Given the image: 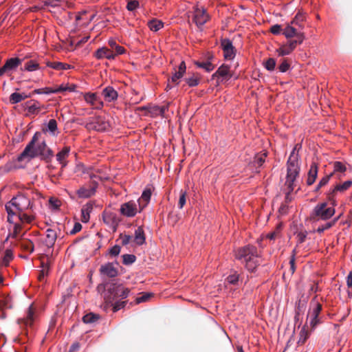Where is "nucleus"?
Instances as JSON below:
<instances>
[{"label": "nucleus", "instance_id": "nucleus-1", "mask_svg": "<svg viewBox=\"0 0 352 352\" xmlns=\"http://www.w3.org/2000/svg\"><path fill=\"white\" fill-rule=\"evenodd\" d=\"M32 208V204L26 196L18 195L13 197L6 204L8 222L13 223V218L16 217L21 223H31L34 219V216L26 213L25 211Z\"/></svg>", "mask_w": 352, "mask_h": 352}, {"label": "nucleus", "instance_id": "nucleus-2", "mask_svg": "<svg viewBox=\"0 0 352 352\" xmlns=\"http://www.w3.org/2000/svg\"><path fill=\"white\" fill-rule=\"evenodd\" d=\"M236 258L243 263L246 270L250 272H254L261 263L257 249L250 245L239 249L236 252Z\"/></svg>", "mask_w": 352, "mask_h": 352}, {"label": "nucleus", "instance_id": "nucleus-3", "mask_svg": "<svg viewBox=\"0 0 352 352\" xmlns=\"http://www.w3.org/2000/svg\"><path fill=\"white\" fill-rule=\"evenodd\" d=\"M151 196V190L148 188L145 189L137 201H129L122 204L120 209V213L126 217H135L148 205Z\"/></svg>", "mask_w": 352, "mask_h": 352}, {"label": "nucleus", "instance_id": "nucleus-4", "mask_svg": "<svg viewBox=\"0 0 352 352\" xmlns=\"http://www.w3.org/2000/svg\"><path fill=\"white\" fill-rule=\"evenodd\" d=\"M37 133L34 134L32 141L26 146L19 157V160L21 161L26 157L33 158L38 155L44 157L53 155L52 151L47 146L44 141L38 144L36 147L34 146L35 142L37 140Z\"/></svg>", "mask_w": 352, "mask_h": 352}, {"label": "nucleus", "instance_id": "nucleus-5", "mask_svg": "<svg viewBox=\"0 0 352 352\" xmlns=\"http://www.w3.org/2000/svg\"><path fill=\"white\" fill-rule=\"evenodd\" d=\"M298 157L296 153V148L292 151L287 161V173L285 185L289 191H292L294 188V183L299 174Z\"/></svg>", "mask_w": 352, "mask_h": 352}, {"label": "nucleus", "instance_id": "nucleus-6", "mask_svg": "<svg viewBox=\"0 0 352 352\" xmlns=\"http://www.w3.org/2000/svg\"><path fill=\"white\" fill-rule=\"evenodd\" d=\"M335 213L333 206L329 205L326 202L317 204L311 215L314 221L327 220L330 219Z\"/></svg>", "mask_w": 352, "mask_h": 352}, {"label": "nucleus", "instance_id": "nucleus-7", "mask_svg": "<svg viewBox=\"0 0 352 352\" xmlns=\"http://www.w3.org/2000/svg\"><path fill=\"white\" fill-rule=\"evenodd\" d=\"M85 127L88 130L104 131L109 129L110 124L106 118L103 116H96L89 118L85 123Z\"/></svg>", "mask_w": 352, "mask_h": 352}, {"label": "nucleus", "instance_id": "nucleus-8", "mask_svg": "<svg viewBox=\"0 0 352 352\" xmlns=\"http://www.w3.org/2000/svg\"><path fill=\"white\" fill-rule=\"evenodd\" d=\"M94 14L89 13L86 10L79 12L75 15V24L76 28L87 27L95 17Z\"/></svg>", "mask_w": 352, "mask_h": 352}, {"label": "nucleus", "instance_id": "nucleus-9", "mask_svg": "<svg viewBox=\"0 0 352 352\" xmlns=\"http://www.w3.org/2000/svg\"><path fill=\"white\" fill-rule=\"evenodd\" d=\"M208 19L209 16L204 8H195L193 13V21L197 26H201L205 24Z\"/></svg>", "mask_w": 352, "mask_h": 352}, {"label": "nucleus", "instance_id": "nucleus-10", "mask_svg": "<svg viewBox=\"0 0 352 352\" xmlns=\"http://www.w3.org/2000/svg\"><path fill=\"white\" fill-rule=\"evenodd\" d=\"M102 217L104 223L115 231L120 222V219L117 214L110 211H104Z\"/></svg>", "mask_w": 352, "mask_h": 352}, {"label": "nucleus", "instance_id": "nucleus-11", "mask_svg": "<svg viewBox=\"0 0 352 352\" xmlns=\"http://www.w3.org/2000/svg\"><path fill=\"white\" fill-rule=\"evenodd\" d=\"M283 34L287 38L296 37L298 44L302 43L305 39V35L301 32H297V30L292 26V25H287V27L284 29Z\"/></svg>", "mask_w": 352, "mask_h": 352}, {"label": "nucleus", "instance_id": "nucleus-12", "mask_svg": "<svg viewBox=\"0 0 352 352\" xmlns=\"http://www.w3.org/2000/svg\"><path fill=\"white\" fill-rule=\"evenodd\" d=\"M91 178L93 179V182L89 188L82 186L78 190L77 193L79 197L87 198L92 196L95 193L96 189L97 188V183L94 179L96 178V176L91 175Z\"/></svg>", "mask_w": 352, "mask_h": 352}, {"label": "nucleus", "instance_id": "nucleus-13", "mask_svg": "<svg viewBox=\"0 0 352 352\" xmlns=\"http://www.w3.org/2000/svg\"><path fill=\"white\" fill-rule=\"evenodd\" d=\"M234 76L233 72L231 70L228 65L223 64L221 65L216 72L213 74L214 77L221 78V80H228Z\"/></svg>", "mask_w": 352, "mask_h": 352}, {"label": "nucleus", "instance_id": "nucleus-14", "mask_svg": "<svg viewBox=\"0 0 352 352\" xmlns=\"http://www.w3.org/2000/svg\"><path fill=\"white\" fill-rule=\"evenodd\" d=\"M84 99L87 103L93 106L95 109H101L103 102L95 93H87L84 95Z\"/></svg>", "mask_w": 352, "mask_h": 352}, {"label": "nucleus", "instance_id": "nucleus-15", "mask_svg": "<svg viewBox=\"0 0 352 352\" xmlns=\"http://www.w3.org/2000/svg\"><path fill=\"white\" fill-rule=\"evenodd\" d=\"M298 44L297 41H289L286 44L282 45L276 50L279 56H286L292 53Z\"/></svg>", "mask_w": 352, "mask_h": 352}, {"label": "nucleus", "instance_id": "nucleus-16", "mask_svg": "<svg viewBox=\"0 0 352 352\" xmlns=\"http://www.w3.org/2000/svg\"><path fill=\"white\" fill-rule=\"evenodd\" d=\"M25 109L30 115H37L40 111L44 108L38 101L31 100L25 104Z\"/></svg>", "mask_w": 352, "mask_h": 352}, {"label": "nucleus", "instance_id": "nucleus-17", "mask_svg": "<svg viewBox=\"0 0 352 352\" xmlns=\"http://www.w3.org/2000/svg\"><path fill=\"white\" fill-rule=\"evenodd\" d=\"M352 186V180H347L343 183L336 184L333 188L331 189L330 195L335 196L337 193H343L349 190Z\"/></svg>", "mask_w": 352, "mask_h": 352}, {"label": "nucleus", "instance_id": "nucleus-18", "mask_svg": "<svg viewBox=\"0 0 352 352\" xmlns=\"http://www.w3.org/2000/svg\"><path fill=\"white\" fill-rule=\"evenodd\" d=\"M224 57L227 60H231L234 57V52L232 43L229 40H223L221 42Z\"/></svg>", "mask_w": 352, "mask_h": 352}, {"label": "nucleus", "instance_id": "nucleus-19", "mask_svg": "<svg viewBox=\"0 0 352 352\" xmlns=\"http://www.w3.org/2000/svg\"><path fill=\"white\" fill-rule=\"evenodd\" d=\"M95 56L98 59H102L106 58L107 59H113L116 57V54L113 51L108 49L105 47L98 49L95 54Z\"/></svg>", "mask_w": 352, "mask_h": 352}, {"label": "nucleus", "instance_id": "nucleus-20", "mask_svg": "<svg viewBox=\"0 0 352 352\" xmlns=\"http://www.w3.org/2000/svg\"><path fill=\"white\" fill-rule=\"evenodd\" d=\"M186 66L184 61L180 63L178 70L175 72V73L171 77V82L175 84L179 83V80L183 77L186 72Z\"/></svg>", "mask_w": 352, "mask_h": 352}, {"label": "nucleus", "instance_id": "nucleus-21", "mask_svg": "<svg viewBox=\"0 0 352 352\" xmlns=\"http://www.w3.org/2000/svg\"><path fill=\"white\" fill-rule=\"evenodd\" d=\"M312 330L309 329L307 323H306L300 329L299 333L298 344H303L309 337Z\"/></svg>", "mask_w": 352, "mask_h": 352}, {"label": "nucleus", "instance_id": "nucleus-22", "mask_svg": "<svg viewBox=\"0 0 352 352\" xmlns=\"http://www.w3.org/2000/svg\"><path fill=\"white\" fill-rule=\"evenodd\" d=\"M69 152L70 148L69 146H65L56 155V160L63 167H65L67 165L66 159L68 157Z\"/></svg>", "mask_w": 352, "mask_h": 352}, {"label": "nucleus", "instance_id": "nucleus-23", "mask_svg": "<svg viewBox=\"0 0 352 352\" xmlns=\"http://www.w3.org/2000/svg\"><path fill=\"white\" fill-rule=\"evenodd\" d=\"M318 166L316 163H313L308 172L307 179V185L310 186L312 185L317 177L318 175Z\"/></svg>", "mask_w": 352, "mask_h": 352}, {"label": "nucleus", "instance_id": "nucleus-24", "mask_svg": "<svg viewBox=\"0 0 352 352\" xmlns=\"http://www.w3.org/2000/svg\"><path fill=\"white\" fill-rule=\"evenodd\" d=\"M100 272L104 275L111 278L115 277L118 274L116 269L111 263H107L101 266Z\"/></svg>", "mask_w": 352, "mask_h": 352}, {"label": "nucleus", "instance_id": "nucleus-25", "mask_svg": "<svg viewBox=\"0 0 352 352\" xmlns=\"http://www.w3.org/2000/svg\"><path fill=\"white\" fill-rule=\"evenodd\" d=\"M31 94L25 93L14 92L10 96V102L12 104H17L26 98H30Z\"/></svg>", "mask_w": 352, "mask_h": 352}, {"label": "nucleus", "instance_id": "nucleus-26", "mask_svg": "<svg viewBox=\"0 0 352 352\" xmlns=\"http://www.w3.org/2000/svg\"><path fill=\"white\" fill-rule=\"evenodd\" d=\"M104 99L108 102H112L117 99L118 93L111 87H107L102 91Z\"/></svg>", "mask_w": 352, "mask_h": 352}, {"label": "nucleus", "instance_id": "nucleus-27", "mask_svg": "<svg viewBox=\"0 0 352 352\" xmlns=\"http://www.w3.org/2000/svg\"><path fill=\"white\" fill-rule=\"evenodd\" d=\"M93 209L92 205L87 204L82 206L81 209V221L84 223L89 221L90 218V212Z\"/></svg>", "mask_w": 352, "mask_h": 352}, {"label": "nucleus", "instance_id": "nucleus-28", "mask_svg": "<svg viewBox=\"0 0 352 352\" xmlns=\"http://www.w3.org/2000/svg\"><path fill=\"white\" fill-rule=\"evenodd\" d=\"M145 242V236L143 229L140 227L138 228L135 231V236L133 237V243L140 245Z\"/></svg>", "mask_w": 352, "mask_h": 352}, {"label": "nucleus", "instance_id": "nucleus-29", "mask_svg": "<svg viewBox=\"0 0 352 352\" xmlns=\"http://www.w3.org/2000/svg\"><path fill=\"white\" fill-rule=\"evenodd\" d=\"M56 232L55 230L52 229H47L46 230V239L45 243L48 247H52L56 240Z\"/></svg>", "mask_w": 352, "mask_h": 352}, {"label": "nucleus", "instance_id": "nucleus-30", "mask_svg": "<svg viewBox=\"0 0 352 352\" xmlns=\"http://www.w3.org/2000/svg\"><path fill=\"white\" fill-rule=\"evenodd\" d=\"M52 88L53 91H54V94H56L65 91H74L76 89V85L73 84H61L58 86Z\"/></svg>", "mask_w": 352, "mask_h": 352}, {"label": "nucleus", "instance_id": "nucleus-31", "mask_svg": "<svg viewBox=\"0 0 352 352\" xmlns=\"http://www.w3.org/2000/svg\"><path fill=\"white\" fill-rule=\"evenodd\" d=\"M21 63L18 58H12L8 59L3 65L7 72L16 69Z\"/></svg>", "mask_w": 352, "mask_h": 352}, {"label": "nucleus", "instance_id": "nucleus-32", "mask_svg": "<svg viewBox=\"0 0 352 352\" xmlns=\"http://www.w3.org/2000/svg\"><path fill=\"white\" fill-rule=\"evenodd\" d=\"M47 66L58 71L67 70L72 67L70 65L61 62H48Z\"/></svg>", "mask_w": 352, "mask_h": 352}, {"label": "nucleus", "instance_id": "nucleus-33", "mask_svg": "<svg viewBox=\"0 0 352 352\" xmlns=\"http://www.w3.org/2000/svg\"><path fill=\"white\" fill-rule=\"evenodd\" d=\"M148 26L151 31L157 32L164 27V23L162 21L154 19L148 22Z\"/></svg>", "mask_w": 352, "mask_h": 352}, {"label": "nucleus", "instance_id": "nucleus-34", "mask_svg": "<svg viewBox=\"0 0 352 352\" xmlns=\"http://www.w3.org/2000/svg\"><path fill=\"white\" fill-rule=\"evenodd\" d=\"M267 155L265 153H257L254 159L253 165L256 166V168L261 167L265 161Z\"/></svg>", "mask_w": 352, "mask_h": 352}, {"label": "nucleus", "instance_id": "nucleus-35", "mask_svg": "<svg viewBox=\"0 0 352 352\" xmlns=\"http://www.w3.org/2000/svg\"><path fill=\"white\" fill-rule=\"evenodd\" d=\"M16 217L13 218V223H11L12 226V231L10 232V233L8 235V237L13 238V239H17L19 236V234L20 233L21 226L19 223L15 221Z\"/></svg>", "mask_w": 352, "mask_h": 352}, {"label": "nucleus", "instance_id": "nucleus-36", "mask_svg": "<svg viewBox=\"0 0 352 352\" xmlns=\"http://www.w3.org/2000/svg\"><path fill=\"white\" fill-rule=\"evenodd\" d=\"M321 309L322 307L319 303H314L309 311L307 317L318 318V315L320 313Z\"/></svg>", "mask_w": 352, "mask_h": 352}, {"label": "nucleus", "instance_id": "nucleus-37", "mask_svg": "<svg viewBox=\"0 0 352 352\" xmlns=\"http://www.w3.org/2000/svg\"><path fill=\"white\" fill-rule=\"evenodd\" d=\"M24 69L28 72H34L40 69V66L36 61L30 60L25 63Z\"/></svg>", "mask_w": 352, "mask_h": 352}, {"label": "nucleus", "instance_id": "nucleus-38", "mask_svg": "<svg viewBox=\"0 0 352 352\" xmlns=\"http://www.w3.org/2000/svg\"><path fill=\"white\" fill-rule=\"evenodd\" d=\"M34 320V311L32 307H30L26 318L22 319L21 322L26 327L31 326L33 324Z\"/></svg>", "mask_w": 352, "mask_h": 352}, {"label": "nucleus", "instance_id": "nucleus-39", "mask_svg": "<svg viewBox=\"0 0 352 352\" xmlns=\"http://www.w3.org/2000/svg\"><path fill=\"white\" fill-rule=\"evenodd\" d=\"M166 109V107L155 106L151 108L150 112L153 116H161L164 117Z\"/></svg>", "mask_w": 352, "mask_h": 352}, {"label": "nucleus", "instance_id": "nucleus-40", "mask_svg": "<svg viewBox=\"0 0 352 352\" xmlns=\"http://www.w3.org/2000/svg\"><path fill=\"white\" fill-rule=\"evenodd\" d=\"M129 293V290L127 288H124L122 287H117L116 288V296L118 297H121L122 298H125L128 296Z\"/></svg>", "mask_w": 352, "mask_h": 352}, {"label": "nucleus", "instance_id": "nucleus-41", "mask_svg": "<svg viewBox=\"0 0 352 352\" xmlns=\"http://www.w3.org/2000/svg\"><path fill=\"white\" fill-rule=\"evenodd\" d=\"M11 307V298L9 296H5L0 299V310Z\"/></svg>", "mask_w": 352, "mask_h": 352}, {"label": "nucleus", "instance_id": "nucleus-42", "mask_svg": "<svg viewBox=\"0 0 352 352\" xmlns=\"http://www.w3.org/2000/svg\"><path fill=\"white\" fill-rule=\"evenodd\" d=\"M346 167L345 164L341 162H333V172L343 173L346 171Z\"/></svg>", "mask_w": 352, "mask_h": 352}, {"label": "nucleus", "instance_id": "nucleus-43", "mask_svg": "<svg viewBox=\"0 0 352 352\" xmlns=\"http://www.w3.org/2000/svg\"><path fill=\"white\" fill-rule=\"evenodd\" d=\"M196 65L198 67L202 68L205 69L206 72H210L214 69V66L209 61L197 62Z\"/></svg>", "mask_w": 352, "mask_h": 352}, {"label": "nucleus", "instance_id": "nucleus-44", "mask_svg": "<svg viewBox=\"0 0 352 352\" xmlns=\"http://www.w3.org/2000/svg\"><path fill=\"white\" fill-rule=\"evenodd\" d=\"M61 202L58 199L51 197L49 199V207L50 209L56 210H58L60 206Z\"/></svg>", "mask_w": 352, "mask_h": 352}, {"label": "nucleus", "instance_id": "nucleus-45", "mask_svg": "<svg viewBox=\"0 0 352 352\" xmlns=\"http://www.w3.org/2000/svg\"><path fill=\"white\" fill-rule=\"evenodd\" d=\"M305 16L301 12H298L295 16L294 19L292 21L291 24L295 25H299L302 28L301 23L305 20Z\"/></svg>", "mask_w": 352, "mask_h": 352}, {"label": "nucleus", "instance_id": "nucleus-46", "mask_svg": "<svg viewBox=\"0 0 352 352\" xmlns=\"http://www.w3.org/2000/svg\"><path fill=\"white\" fill-rule=\"evenodd\" d=\"M98 319V316L94 314H88L83 316L82 320L85 323H91Z\"/></svg>", "mask_w": 352, "mask_h": 352}, {"label": "nucleus", "instance_id": "nucleus-47", "mask_svg": "<svg viewBox=\"0 0 352 352\" xmlns=\"http://www.w3.org/2000/svg\"><path fill=\"white\" fill-rule=\"evenodd\" d=\"M52 87H45L43 89H36L34 90V93L37 94H54Z\"/></svg>", "mask_w": 352, "mask_h": 352}, {"label": "nucleus", "instance_id": "nucleus-48", "mask_svg": "<svg viewBox=\"0 0 352 352\" xmlns=\"http://www.w3.org/2000/svg\"><path fill=\"white\" fill-rule=\"evenodd\" d=\"M332 176V174H330L329 175H326L324 177H323L319 182L317 187H316V190H318L320 188H322V186H325L326 184H328V182H329L330 180V178Z\"/></svg>", "mask_w": 352, "mask_h": 352}, {"label": "nucleus", "instance_id": "nucleus-49", "mask_svg": "<svg viewBox=\"0 0 352 352\" xmlns=\"http://www.w3.org/2000/svg\"><path fill=\"white\" fill-rule=\"evenodd\" d=\"M122 258L123 263L126 265L132 264L135 261V256L133 254H124Z\"/></svg>", "mask_w": 352, "mask_h": 352}, {"label": "nucleus", "instance_id": "nucleus-50", "mask_svg": "<svg viewBox=\"0 0 352 352\" xmlns=\"http://www.w3.org/2000/svg\"><path fill=\"white\" fill-rule=\"evenodd\" d=\"M186 82L190 87H195L199 84V79L197 76H193L186 78Z\"/></svg>", "mask_w": 352, "mask_h": 352}, {"label": "nucleus", "instance_id": "nucleus-51", "mask_svg": "<svg viewBox=\"0 0 352 352\" xmlns=\"http://www.w3.org/2000/svg\"><path fill=\"white\" fill-rule=\"evenodd\" d=\"M47 127L49 131H50L52 134H54V132L57 129L56 121L54 119L50 120L47 124Z\"/></svg>", "mask_w": 352, "mask_h": 352}, {"label": "nucleus", "instance_id": "nucleus-52", "mask_svg": "<svg viewBox=\"0 0 352 352\" xmlns=\"http://www.w3.org/2000/svg\"><path fill=\"white\" fill-rule=\"evenodd\" d=\"M120 239H121L122 243L123 245H128V244H131V243H133V237L130 235H126V234L121 235Z\"/></svg>", "mask_w": 352, "mask_h": 352}, {"label": "nucleus", "instance_id": "nucleus-53", "mask_svg": "<svg viewBox=\"0 0 352 352\" xmlns=\"http://www.w3.org/2000/svg\"><path fill=\"white\" fill-rule=\"evenodd\" d=\"M12 254L11 251L6 250L5 256L2 260V264L3 265H8L9 262L12 260Z\"/></svg>", "mask_w": 352, "mask_h": 352}, {"label": "nucleus", "instance_id": "nucleus-54", "mask_svg": "<svg viewBox=\"0 0 352 352\" xmlns=\"http://www.w3.org/2000/svg\"><path fill=\"white\" fill-rule=\"evenodd\" d=\"M308 319L309 320V323H307L308 324L309 329H311L313 331L317 326V324L319 323V319L318 318L314 317H308Z\"/></svg>", "mask_w": 352, "mask_h": 352}, {"label": "nucleus", "instance_id": "nucleus-55", "mask_svg": "<svg viewBox=\"0 0 352 352\" xmlns=\"http://www.w3.org/2000/svg\"><path fill=\"white\" fill-rule=\"evenodd\" d=\"M275 66L276 61L274 58H269L265 63V68L269 71L273 70L275 68Z\"/></svg>", "mask_w": 352, "mask_h": 352}, {"label": "nucleus", "instance_id": "nucleus-56", "mask_svg": "<svg viewBox=\"0 0 352 352\" xmlns=\"http://www.w3.org/2000/svg\"><path fill=\"white\" fill-rule=\"evenodd\" d=\"M139 6V2L136 0L129 1L127 3L126 8L129 11H133Z\"/></svg>", "mask_w": 352, "mask_h": 352}, {"label": "nucleus", "instance_id": "nucleus-57", "mask_svg": "<svg viewBox=\"0 0 352 352\" xmlns=\"http://www.w3.org/2000/svg\"><path fill=\"white\" fill-rule=\"evenodd\" d=\"M152 296H153V294H149V293L143 294L141 296L138 297L136 298V300H135L136 302L141 303V302H145V301L148 300Z\"/></svg>", "mask_w": 352, "mask_h": 352}, {"label": "nucleus", "instance_id": "nucleus-58", "mask_svg": "<svg viewBox=\"0 0 352 352\" xmlns=\"http://www.w3.org/2000/svg\"><path fill=\"white\" fill-rule=\"evenodd\" d=\"M346 285L349 288V290L347 292L348 295L349 296H351V289L352 288V271L350 272V273L348 274V276L346 277Z\"/></svg>", "mask_w": 352, "mask_h": 352}, {"label": "nucleus", "instance_id": "nucleus-59", "mask_svg": "<svg viewBox=\"0 0 352 352\" xmlns=\"http://www.w3.org/2000/svg\"><path fill=\"white\" fill-rule=\"evenodd\" d=\"M186 192H181V195L179 196V202H178V206L181 209L184 207V206L186 204Z\"/></svg>", "mask_w": 352, "mask_h": 352}, {"label": "nucleus", "instance_id": "nucleus-60", "mask_svg": "<svg viewBox=\"0 0 352 352\" xmlns=\"http://www.w3.org/2000/svg\"><path fill=\"white\" fill-rule=\"evenodd\" d=\"M227 281L230 284H235L239 280V275L236 273L228 276L226 278Z\"/></svg>", "mask_w": 352, "mask_h": 352}, {"label": "nucleus", "instance_id": "nucleus-61", "mask_svg": "<svg viewBox=\"0 0 352 352\" xmlns=\"http://www.w3.org/2000/svg\"><path fill=\"white\" fill-rule=\"evenodd\" d=\"M280 228V226H279L278 227H277V228L275 231L266 234V236H265L266 239H269L270 240L275 239L279 234Z\"/></svg>", "mask_w": 352, "mask_h": 352}, {"label": "nucleus", "instance_id": "nucleus-62", "mask_svg": "<svg viewBox=\"0 0 352 352\" xmlns=\"http://www.w3.org/2000/svg\"><path fill=\"white\" fill-rule=\"evenodd\" d=\"M279 70L281 72H287L289 68V64L287 60H283V63L279 65Z\"/></svg>", "mask_w": 352, "mask_h": 352}, {"label": "nucleus", "instance_id": "nucleus-63", "mask_svg": "<svg viewBox=\"0 0 352 352\" xmlns=\"http://www.w3.org/2000/svg\"><path fill=\"white\" fill-rule=\"evenodd\" d=\"M333 223H329V222H327L324 224V226H319L317 230H316V232H318V233H322V232H324L325 230L331 228L332 226Z\"/></svg>", "mask_w": 352, "mask_h": 352}, {"label": "nucleus", "instance_id": "nucleus-64", "mask_svg": "<svg viewBox=\"0 0 352 352\" xmlns=\"http://www.w3.org/2000/svg\"><path fill=\"white\" fill-rule=\"evenodd\" d=\"M124 305H125V302H124V301H118V302H115V304L113 305V311H117L120 310V309H122V307H124Z\"/></svg>", "mask_w": 352, "mask_h": 352}]
</instances>
